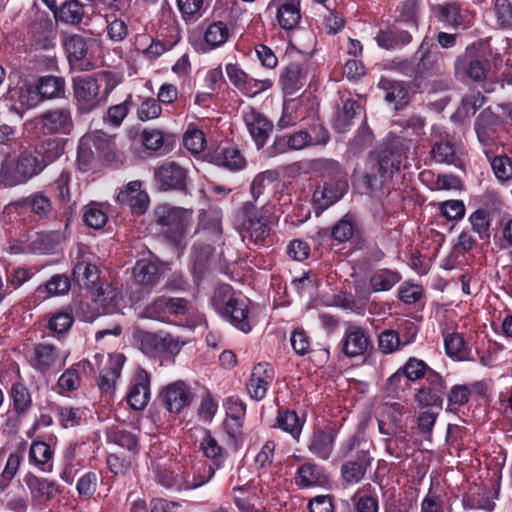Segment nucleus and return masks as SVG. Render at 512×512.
<instances>
[{
	"label": "nucleus",
	"instance_id": "f257e3e1",
	"mask_svg": "<svg viewBox=\"0 0 512 512\" xmlns=\"http://www.w3.org/2000/svg\"><path fill=\"white\" fill-rule=\"evenodd\" d=\"M414 85L420 91L429 90L436 78L444 75L442 57L431 41L423 40L414 55Z\"/></svg>",
	"mask_w": 512,
	"mask_h": 512
},
{
	"label": "nucleus",
	"instance_id": "f03ea898",
	"mask_svg": "<svg viewBox=\"0 0 512 512\" xmlns=\"http://www.w3.org/2000/svg\"><path fill=\"white\" fill-rule=\"evenodd\" d=\"M212 304L215 310L242 332H250L249 306L245 299L234 297L230 285H221L214 291Z\"/></svg>",
	"mask_w": 512,
	"mask_h": 512
},
{
	"label": "nucleus",
	"instance_id": "7ed1b4c3",
	"mask_svg": "<svg viewBox=\"0 0 512 512\" xmlns=\"http://www.w3.org/2000/svg\"><path fill=\"white\" fill-rule=\"evenodd\" d=\"M43 170L44 164L30 151L22 152L15 163L6 154L0 168V185L14 187L23 184Z\"/></svg>",
	"mask_w": 512,
	"mask_h": 512
},
{
	"label": "nucleus",
	"instance_id": "20e7f679",
	"mask_svg": "<svg viewBox=\"0 0 512 512\" xmlns=\"http://www.w3.org/2000/svg\"><path fill=\"white\" fill-rule=\"evenodd\" d=\"M192 215V210L169 204H161L154 209L155 222L162 227V232L169 241L177 245L186 236Z\"/></svg>",
	"mask_w": 512,
	"mask_h": 512
},
{
	"label": "nucleus",
	"instance_id": "39448f33",
	"mask_svg": "<svg viewBox=\"0 0 512 512\" xmlns=\"http://www.w3.org/2000/svg\"><path fill=\"white\" fill-rule=\"evenodd\" d=\"M320 163L323 169L336 173L334 184L325 183L323 186H318L313 193L314 202L319 208L325 209L343 197L347 191L348 183L346 174L343 172L338 162L323 160L320 161Z\"/></svg>",
	"mask_w": 512,
	"mask_h": 512
},
{
	"label": "nucleus",
	"instance_id": "423d86ee",
	"mask_svg": "<svg viewBox=\"0 0 512 512\" xmlns=\"http://www.w3.org/2000/svg\"><path fill=\"white\" fill-rule=\"evenodd\" d=\"M272 220L264 213L254 209L252 204L244 205V220L241 223L242 237L255 245H263L270 235Z\"/></svg>",
	"mask_w": 512,
	"mask_h": 512
},
{
	"label": "nucleus",
	"instance_id": "0eeeda50",
	"mask_svg": "<svg viewBox=\"0 0 512 512\" xmlns=\"http://www.w3.org/2000/svg\"><path fill=\"white\" fill-rule=\"evenodd\" d=\"M72 276L79 285L87 288L96 286L99 279L98 259L86 245L77 246L73 258Z\"/></svg>",
	"mask_w": 512,
	"mask_h": 512
},
{
	"label": "nucleus",
	"instance_id": "6e6552de",
	"mask_svg": "<svg viewBox=\"0 0 512 512\" xmlns=\"http://www.w3.org/2000/svg\"><path fill=\"white\" fill-rule=\"evenodd\" d=\"M446 392V381L436 371H429L427 384L422 385L413 395L419 409L441 410Z\"/></svg>",
	"mask_w": 512,
	"mask_h": 512
},
{
	"label": "nucleus",
	"instance_id": "1a4fd4ad",
	"mask_svg": "<svg viewBox=\"0 0 512 512\" xmlns=\"http://www.w3.org/2000/svg\"><path fill=\"white\" fill-rule=\"evenodd\" d=\"M183 345L184 341L170 334L161 335L146 332L140 336L141 350L145 354L153 357L171 359L180 352Z\"/></svg>",
	"mask_w": 512,
	"mask_h": 512
},
{
	"label": "nucleus",
	"instance_id": "9d476101",
	"mask_svg": "<svg viewBox=\"0 0 512 512\" xmlns=\"http://www.w3.org/2000/svg\"><path fill=\"white\" fill-rule=\"evenodd\" d=\"M73 93L81 113H88L105 103L94 75L75 78Z\"/></svg>",
	"mask_w": 512,
	"mask_h": 512
},
{
	"label": "nucleus",
	"instance_id": "9b49d317",
	"mask_svg": "<svg viewBox=\"0 0 512 512\" xmlns=\"http://www.w3.org/2000/svg\"><path fill=\"white\" fill-rule=\"evenodd\" d=\"M35 122L44 135H68L74 126L71 110L68 108L48 110L36 117Z\"/></svg>",
	"mask_w": 512,
	"mask_h": 512
},
{
	"label": "nucleus",
	"instance_id": "f8f14e48",
	"mask_svg": "<svg viewBox=\"0 0 512 512\" xmlns=\"http://www.w3.org/2000/svg\"><path fill=\"white\" fill-rule=\"evenodd\" d=\"M371 345L368 332L361 326L348 324L340 342L342 353L348 358H355L366 353Z\"/></svg>",
	"mask_w": 512,
	"mask_h": 512
},
{
	"label": "nucleus",
	"instance_id": "ddd939ff",
	"mask_svg": "<svg viewBox=\"0 0 512 512\" xmlns=\"http://www.w3.org/2000/svg\"><path fill=\"white\" fill-rule=\"evenodd\" d=\"M454 70L455 75L461 80L468 78L475 82H481L487 77L484 60L474 55V52L469 49L456 58Z\"/></svg>",
	"mask_w": 512,
	"mask_h": 512
},
{
	"label": "nucleus",
	"instance_id": "4468645a",
	"mask_svg": "<svg viewBox=\"0 0 512 512\" xmlns=\"http://www.w3.org/2000/svg\"><path fill=\"white\" fill-rule=\"evenodd\" d=\"M157 186L162 191L186 189L187 171L176 162H166L155 170Z\"/></svg>",
	"mask_w": 512,
	"mask_h": 512
},
{
	"label": "nucleus",
	"instance_id": "2eb2a0df",
	"mask_svg": "<svg viewBox=\"0 0 512 512\" xmlns=\"http://www.w3.org/2000/svg\"><path fill=\"white\" fill-rule=\"evenodd\" d=\"M243 121L258 149H261L273 130V123L254 108L243 112Z\"/></svg>",
	"mask_w": 512,
	"mask_h": 512
},
{
	"label": "nucleus",
	"instance_id": "dca6fc26",
	"mask_svg": "<svg viewBox=\"0 0 512 512\" xmlns=\"http://www.w3.org/2000/svg\"><path fill=\"white\" fill-rule=\"evenodd\" d=\"M274 379V370L268 363H258L253 369L247 383V390L255 400H262Z\"/></svg>",
	"mask_w": 512,
	"mask_h": 512
},
{
	"label": "nucleus",
	"instance_id": "f3484780",
	"mask_svg": "<svg viewBox=\"0 0 512 512\" xmlns=\"http://www.w3.org/2000/svg\"><path fill=\"white\" fill-rule=\"evenodd\" d=\"M65 361L66 356H61L52 345L38 344L34 348L33 367L41 373L58 370Z\"/></svg>",
	"mask_w": 512,
	"mask_h": 512
},
{
	"label": "nucleus",
	"instance_id": "a211bd4d",
	"mask_svg": "<svg viewBox=\"0 0 512 512\" xmlns=\"http://www.w3.org/2000/svg\"><path fill=\"white\" fill-rule=\"evenodd\" d=\"M162 400L171 413H180L191 402L189 387L182 381L168 385L161 393Z\"/></svg>",
	"mask_w": 512,
	"mask_h": 512
},
{
	"label": "nucleus",
	"instance_id": "6ab92c4d",
	"mask_svg": "<svg viewBox=\"0 0 512 512\" xmlns=\"http://www.w3.org/2000/svg\"><path fill=\"white\" fill-rule=\"evenodd\" d=\"M276 6V18L281 28H295L301 20L300 0H272L269 7Z\"/></svg>",
	"mask_w": 512,
	"mask_h": 512
},
{
	"label": "nucleus",
	"instance_id": "aec40b11",
	"mask_svg": "<svg viewBox=\"0 0 512 512\" xmlns=\"http://www.w3.org/2000/svg\"><path fill=\"white\" fill-rule=\"evenodd\" d=\"M149 376L141 370L133 378L129 393L127 394V402L134 410H142L148 404L150 396Z\"/></svg>",
	"mask_w": 512,
	"mask_h": 512
},
{
	"label": "nucleus",
	"instance_id": "412c9836",
	"mask_svg": "<svg viewBox=\"0 0 512 512\" xmlns=\"http://www.w3.org/2000/svg\"><path fill=\"white\" fill-rule=\"evenodd\" d=\"M370 461L368 451L359 450L355 460H348L342 464L341 475L343 480L348 484L359 483L364 478Z\"/></svg>",
	"mask_w": 512,
	"mask_h": 512
},
{
	"label": "nucleus",
	"instance_id": "4be33fe9",
	"mask_svg": "<svg viewBox=\"0 0 512 512\" xmlns=\"http://www.w3.org/2000/svg\"><path fill=\"white\" fill-rule=\"evenodd\" d=\"M307 71L301 63L288 64L280 78L281 86L286 95H293L306 83Z\"/></svg>",
	"mask_w": 512,
	"mask_h": 512
},
{
	"label": "nucleus",
	"instance_id": "5701e85b",
	"mask_svg": "<svg viewBox=\"0 0 512 512\" xmlns=\"http://www.w3.org/2000/svg\"><path fill=\"white\" fill-rule=\"evenodd\" d=\"M65 143L62 138H46L36 146L35 153L44 164V168L64 154Z\"/></svg>",
	"mask_w": 512,
	"mask_h": 512
},
{
	"label": "nucleus",
	"instance_id": "b1692460",
	"mask_svg": "<svg viewBox=\"0 0 512 512\" xmlns=\"http://www.w3.org/2000/svg\"><path fill=\"white\" fill-rule=\"evenodd\" d=\"M16 205L29 208L34 215L41 219L48 218L53 210L50 198L43 191L30 194L28 197L19 200Z\"/></svg>",
	"mask_w": 512,
	"mask_h": 512
},
{
	"label": "nucleus",
	"instance_id": "393cba45",
	"mask_svg": "<svg viewBox=\"0 0 512 512\" xmlns=\"http://www.w3.org/2000/svg\"><path fill=\"white\" fill-rule=\"evenodd\" d=\"M135 281L144 286H154L161 278L159 265L150 260H138L133 268Z\"/></svg>",
	"mask_w": 512,
	"mask_h": 512
},
{
	"label": "nucleus",
	"instance_id": "a878e982",
	"mask_svg": "<svg viewBox=\"0 0 512 512\" xmlns=\"http://www.w3.org/2000/svg\"><path fill=\"white\" fill-rule=\"evenodd\" d=\"M201 448L207 458L212 459L213 465L208 466L207 468V478L202 480L200 483L194 484V486H199L206 481H208L215 472V469L219 468L222 461L225 458V451L221 446L217 443L216 439L212 437L210 434L206 435L201 443Z\"/></svg>",
	"mask_w": 512,
	"mask_h": 512
},
{
	"label": "nucleus",
	"instance_id": "bb28decb",
	"mask_svg": "<svg viewBox=\"0 0 512 512\" xmlns=\"http://www.w3.org/2000/svg\"><path fill=\"white\" fill-rule=\"evenodd\" d=\"M379 88L385 92V100L389 103H394L395 109H401L407 104L408 90L400 81L381 78Z\"/></svg>",
	"mask_w": 512,
	"mask_h": 512
},
{
	"label": "nucleus",
	"instance_id": "cd10ccee",
	"mask_svg": "<svg viewBox=\"0 0 512 512\" xmlns=\"http://www.w3.org/2000/svg\"><path fill=\"white\" fill-rule=\"evenodd\" d=\"M36 91L41 99L62 97L65 93V80L53 75L40 77L36 84Z\"/></svg>",
	"mask_w": 512,
	"mask_h": 512
},
{
	"label": "nucleus",
	"instance_id": "c85d7f7f",
	"mask_svg": "<svg viewBox=\"0 0 512 512\" xmlns=\"http://www.w3.org/2000/svg\"><path fill=\"white\" fill-rule=\"evenodd\" d=\"M411 35L402 29L393 27L378 33L376 40L380 47L391 50L401 48L411 41Z\"/></svg>",
	"mask_w": 512,
	"mask_h": 512
},
{
	"label": "nucleus",
	"instance_id": "c756f323",
	"mask_svg": "<svg viewBox=\"0 0 512 512\" xmlns=\"http://www.w3.org/2000/svg\"><path fill=\"white\" fill-rule=\"evenodd\" d=\"M230 36L231 30L224 21H214L204 31V41L210 49L223 46Z\"/></svg>",
	"mask_w": 512,
	"mask_h": 512
},
{
	"label": "nucleus",
	"instance_id": "7c9ffc66",
	"mask_svg": "<svg viewBox=\"0 0 512 512\" xmlns=\"http://www.w3.org/2000/svg\"><path fill=\"white\" fill-rule=\"evenodd\" d=\"M24 482L34 499H51L57 492L53 482L38 478L32 473L25 475Z\"/></svg>",
	"mask_w": 512,
	"mask_h": 512
},
{
	"label": "nucleus",
	"instance_id": "2f4dec72",
	"mask_svg": "<svg viewBox=\"0 0 512 512\" xmlns=\"http://www.w3.org/2000/svg\"><path fill=\"white\" fill-rule=\"evenodd\" d=\"M401 280L397 271L390 269L376 270L369 279V287L372 292H385L393 288Z\"/></svg>",
	"mask_w": 512,
	"mask_h": 512
},
{
	"label": "nucleus",
	"instance_id": "473e14b6",
	"mask_svg": "<svg viewBox=\"0 0 512 512\" xmlns=\"http://www.w3.org/2000/svg\"><path fill=\"white\" fill-rule=\"evenodd\" d=\"M123 362V356L120 354L110 358L109 367L101 372L98 380V385L103 392L113 391L115 381L120 376Z\"/></svg>",
	"mask_w": 512,
	"mask_h": 512
},
{
	"label": "nucleus",
	"instance_id": "72a5a7b5",
	"mask_svg": "<svg viewBox=\"0 0 512 512\" xmlns=\"http://www.w3.org/2000/svg\"><path fill=\"white\" fill-rule=\"evenodd\" d=\"M360 109L361 107L357 101L347 99L344 102L342 110L338 112L334 119V129L339 133L347 132L352 125L353 119L359 114Z\"/></svg>",
	"mask_w": 512,
	"mask_h": 512
},
{
	"label": "nucleus",
	"instance_id": "f704fd0d",
	"mask_svg": "<svg viewBox=\"0 0 512 512\" xmlns=\"http://www.w3.org/2000/svg\"><path fill=\"white\" fill-rule=\"evenodd\" d=\"M215 162L230 170H240L245 166V159L235 147H223L214 155Z\"/></svg>",
	"mask_w": 512,
	"mask_h": 512
},
{
	"label": "nucleus",
	"instance_id": "c9c22d12",
	"mask_svg": "<svg viewBox=\"0 0 512 512\" xmlns=\"http://www.w3.org/2000/svg\"><path fill=\"white\" fill-rule=\"evenodd\" d=\"M334 436L328 431L314 433L309 445L310 451L321 459H328L333 449Z\"/></svg>",
	"mask_w": 512,
	"mask_h": 512
},
{
	"label": "nucleus",
	"instance_id": "e433bc0d",
	"mask_svg": "<svg viewBox=\"0 0 512 512\" xmlns=\"http://www.w3.org/2000/svg\"><path fill=\"white\" fill-rule=\"evenodd\" d=\"M86 138H89L92 147L99 155L103 156L108 161L115 159V141L113 137L101 131H96L86 136Z\"/></svg>",
	"mask_w": 512,
	"mask_h": 512
},
{
	"label": "nucleus",
	"instance_id": "4c0bfd02",
	"mask_svg": "<svg viewBox=\"0 0 512 512\" xmlns=\"http://www.w3.org/2000/svg\"><path fill=\"white\" fill-rule=\"evenodd\" d=\"M222 212L218 208H209L201 212L199 216V225L208 233L219 237L222 233Z\"/></svg>",
	"mask_w": 512,
	"mask_h": 512
},
{
	"label": "nucleus",
	"instance_id": "58836bf2",
	"mask_svg": "<svg viewBox=\"0 0 512 512\" xmlns=\"http://www.w3.org/2000/svg\"><path fill=\"white\" fill-rule=\"evenodd\" d=\"M110 442L136 454L138 452V438L135 434L118 428H110L107 431Z\"/></svg>",
	"mask_w": 512,
	"mask_h": 512
},
{
	"label": "nucleus",
	"instance_id": "ea45409f",
	"mask_svg": "<svg viewBox=\"0 0 512 512\" xmlns=\"http://www.w3.org/2000/svg\"><path fill=\"white\" fill-rule=\"evenodd\" d=\"M84 16V7L78 0H68L64 2L56 17L65 23L78 24Z\"/></svg>",
	"mask_w": 512,
	"mask_h": 512
},
{
	"label": "nucleus",
	"instance_id": "a19ab883",
	"mask_svg": "<svg viewBox=\"0 0 512 512\" xmlns=\"http://www.w3.org/2000/svg\"><path fill=\"white\" fill-rule=\"evenodd\" d=\"M276 424L283 431L290 433L293 438L298 439L300 436L303 422L300 420L295 411L285 410L279 412Z\"/></svg>",
	"mask_w": 512,
	"mask_h": 512
},
{
	"label": "nucleus",
	"instance_id": "79ce46f5",
	"mask_svg": "<svg viewBox=\"0 0 512 512\" xmlns=\"http://www.w3.org/2000/svg\"><path fill=\"white\" fill-rule=\"evenodd\" d=\"M438 13L440 20L452 27L466 28L468 25L465 16L461 13L460 7L456 3L438 6Z\"/></svg>",
	"mask_w": 512,
	"mask_h": 512
},
{
	"label": "nucleus",
	"instance_id": "37998d69",
	"mask_svg": "<svg viewBox=\"0 0 512 512\" xmlns=\"http://www.w3.org/2000/svg\"><path fill=\"white\" fill-rule=\"evenodd\" d=\"M11 398L13 400V408L17 414L26 413L31 407V395L28 388L16 382L11 387Z\"/></svg>",
	"mask_w": 512,
	"mask_h": 512
},
{
	"label": "nucleus",
	"instance_id": "c03bdc74",
	"mask_svg": "<svg viewBox=\"0 0 512 512\" xmlns=\"http://www.w3.org/2000/svg\"><path fill=\"white\" fill-rule=\"evenodd\" d=\"M373 155L378 159V173H388L399 169L400 154L388 146L381 148L379 152L373 153Z\"/></svg>",
	"mask_w": 512,
	"mask_h": 512
},
{
	"label": "nucleus",
	"instance_id": "a18cd8bd",
	"mask_svg": "<svg viewBox=\"0 0 512 512\" xmlns=\"http://www.w3.org/2000/svg\"><path fill=\"white\" fill-rule=\"evenodd\" d=\"M401 370L403 375L411 381H417L426 376V382L428 381L429 371H434L423 360L415 357H410Z\"/></svg>",
	"mask_w": 512,
	"mask_h": 512
},
{
	"label": "nucleus",
	"instance_id": "49530a36",
	"mask_svg": "<svg viewBox=\"0 0 512 512\" xmlns=\"http://www.w3.org/2000/svg\"><path fill=\"white\" fill-rule=\"evenodd\" d=\"M182 18L187 23H193L202 17L204 0H177Z\"/></svg>",
	"mask_w": 512,
	"mask_h": 512
},
{
	"label": "nucleus",
	"instance_id": "de8ad7c7",
	"mask_svg": "<svg viewBox=\"0 0 512 512\" xmlns=\"http://www.w3.org/2000/svg\"><path fill=\"white\" fill-rule=\"evenodd\" d=\"M401 346L400 333L393 329H386L378 336V348L383 354H392Z\"/></svg>",
	"mask_w": 512,
	"mask_h": 512
},
{
	"label": "nucleus",
	"instance_id": "09e8293b",
	"mask_svg": "<svg viewBox=\"0 0 512 512\" xmlns=\"http://www.w3.org/2000/svg\"><path fill=\"white\" fill-rule=\"evenodd\" d=\"M355 224L351 215L346 214L331 229V237L338 242L348 241L354 234Z\"/></svg>",
	"mask_w": 512,
	"mask_h": 512
},
{
	"label": "nucleus",
	"instance_id": "8fccbe9b",
	"mask_svg": "<svg viewBox=\"0 0 512 512\" xmlns=\"http://www.w3.org/2000/svg\"><path fill=\"white\" fill-rule=\"evenodd\" d=\"M276 170H267L258 174L251 183L250 190L254 199H258L264 191L278 179Z\"/></svg>",
	"mask_w": 512,
	"mask_h": 512
},
{
	"label": "nucleus",
	"instance_id": "3c124183",
	"mask_svg": "<svg viewBox=\"0 0 512 512\" xmlns=\"http://www.w3.org/2000/svg\"><path fill=\"white\" fill-rule=\"evenodd\" d=\"M445 350L450 357L462 360L467 355L463 337L456 332L446 335L444 339Z\"/></svg>",
	"mask_w": 512,
	"mask_h": 512
},
{
	"label": "nucleus",
	"instance_id": "603ef678",
	"mask_svg": "<svg viewBox=\"0 0 512 512\" xmlns=\"http://www.w3.org/2000/svg\"><path fill=\"white\" fill-rule=\"evenodd\" d=\"M95 159V152L89 138L83 137L80 140L77 153V165L83 172L88 171Z\"/></svg>",
	"mask_w": 512,
	"mask_h": 512
},
{
	"label": "nucleus",
	"instance_id": "864d4df0",
	"mask_svg": "<svg viewBox=\"0 0 512 512\" xmlns=\"http://www.w3.org/2000/svg\"><path fill=\"white\" fill-rule=\"evenodd\" d=\"M494 15L500 28H512V3L510 1L495 0Z\"/></svg>",
	"mask_w": 512,
	"mask_h": 512
},
{
	"label": "nucleus",
	"instance_id": "5fc2aeb1",
	"mask_svg": "<svg viewBox=\"0 0 512 512\" xmlns=\"http://www.w3.org/2000/svg\"><path fill=\"white\" fill-rule=\"evenodd\" d=\"M295 482L301 487H309L320 482V473L316 466L311 463L303 464L298 468Z\"/></svg>",
	"mask_w": 512,
	"mask_h": 512
},
{
	"label": "nucleus",
	"instance_id": "6e6d98bb",
	"mask_svg": "<svg viewBox=\"0 0 512 512\" xmlns=\"http://www.w3.org/2000/svg\"><path fill=\"white\" fill-rule=\"evenodd\" d=\"M471 390L467 385H454L447 394V411H453L456 406H463L468 403Z\"/></svg>",
	"mask_w": 512,
	"mask_h": 512
},
{
	"label": "nucleus",
	"instance_id": "4d7b16f0",
	"mask_svg": "<svg viewBox=\"0 0 512 512\" xmlns=\"http://www.w3.org/2000/svg\"><path fill=\"white\" fill-rule=\"evenodd\" d=\"M492 170L498 180L505 182L512 178V160L505 156H496L491 161Z\"/></svg>",
	"mask_w": 512,
	"mask_h": 512
},
{
	"label": "nucleus",
	"instance_id": "13d9d810",
	"mask_svg": "<svg viewBox=\"0 0 512 512\" xmlns=\"http://www.w3.org/2000/svg\"><path fill=\"white\" fill-rule=\"evenodd\" d=\"M66 50L70 59L84 60L87 55V44L83 37L79 35L70 36L65 42Z\"/></svg>",
	"mask_w": 512,
	"mask_h": 512
},
{
	"label": "nucleus",
	"instance_id": "bf43d9fd",
	"mask_svg": "<svg viewBox=\"0 0 512 512\" xmlns=\"http://www.w3.org/2000/svg\"><path fill=\"white\" fill-rule=\"evenodd\" d=\"M97 80L99 88L104 86L101 91V95L103 96L104 102H106L109 94L114 90V88L121 82V77L111 71H102L94 75Z\"/></svg>",
	"mask_w": 512,
	"mask_h": 512
},
{
	"label": "nucleus",
	"instance_id": "052dcab7",
	"mask_svg": "<svg viewBox=\"0 0 512 512\" xmlns=\"http://www.w3.org/2000/svg\"><path fill=\"white\" fill-rule=\"evenodd\" d=\"M52 457V450L45 442H33L29 450L30 461L37 466L45 465Z\"/></svg>",
	"mask_w": 512,
	"mask_h": 512
},
{
	"label": "nucleus",
	"instance_id": "680f3d73",
	"mask_svg": "<svg viewBox=\"0 0 512 512\" xmlns=\"http://www.w3.org/2000/svg\"><path fill=\"white\" fill-rule=\"evenodd\" d=\"M83 218L84 222L93 229H100L107 222L106 213L94 204L85 207Z\"/></svg>",
	"mask_w": 512,
	"mask_h": 512
},
{
	"label": "nucleus",
	"instance_id": "e2e57ef3",
	"mask_svg": "<svg viewBox=\"0 0 512 512\" xmlns=\"http://www.w3.org/2000/svg\"><path fill=\"white\" fill-rule=\"evenodd\" d=\"M470 222L473 230L479 234L481 239L489 238L490 221L486 210L478 209L474 211L470 216Z\"/></svg>",
	"mask_w": 512,
	"mask_h": 512
},
{
	"label": "nucleus",
	"instance_id": "0e129e2a",
	"mask_svg": "<svg viewBox=\"0 0 512 512\" xmlns=\"http://www.w3.org/2000/svg\"><path fill=\"white\" fill-rule=\"evenodd\" d=\"M80 366V363L77 364ZM81 383V378L76 369V365L67 369L58 379V387L62 392H70L76 390Z\"/></svg>",
	"mask_w": 512,
	"mask_h": 512
},
{
	"label": "nucleus",
	"instance_id": "69168bd1",
	"mask_svg": "<svg viewBox=\"0 0 512 512\" xmlns=\"http://www.w3.org/2000/svg\"><path fill=\"white\" fill-rule=\"evenodd\" d=\"M59 420L64 428H71L79 424L82 412L78 408L60 406L56 409Z\"/></svg>",
	"mask_w": 512,
	"mask_h": 512
},
{
	"label": "nucleus",
	"instance_id": "338daca9",
	"mask_svg": "<svg viewBox=\"0 0 512 512\" xmlns=\"http://www.w3.org/2000/svg\"><path fill=\"white\" fill-rule=\"evenodd\" d=\"M185 147L192 153H200L205 148V136L200 130L193 129L185 133L184 138Z\"/></svg>",
	"mask_w": 512,
	"mask_h": 512
},
{
	"label": "nucleus",
	"instance_id": "774afa93",
	"mask_svg": "<svg viewBox=\"0 0 512 512\" xmlns=\"http://www.w3.org/2000/svg\"><path fill=\"white\" fill-rule=\"evenodd\" d=\"M353 501L357 512H378L379 501L376 495L357 493Z\"/></svg>",
	"mask_w": 512,
	"mask_h": 512
}]
</instances>
